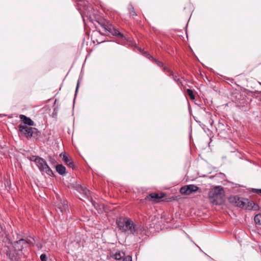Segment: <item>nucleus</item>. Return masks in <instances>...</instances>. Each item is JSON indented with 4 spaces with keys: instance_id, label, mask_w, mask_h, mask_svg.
I'll return each instance as SVG.
<instances>
[{
    "instance_id": "nucleus-1",
    "label": "nucleus",
    "mask_w": 261,
    "mask_h": 261,
    "mask_svg": "<svg viewBox=\"0 0 261 261\" xmlns=\"http://www.w3.org/2000/svg\"><path fill=\"white\" fill-rule=\"evenodd\" d=\"M34 242V239L31 237L25 239H20L15 241L13 244V250L9 248L6 250V254L10 261H20V259L24 256L25 250Z\"/></svg>"
},
{
    "instance_id": "nucleus-2",
    "label": "nucleus",
    "mask_w": 261,
    "mask_h": 261,
    "mask_svg": "<svg viewBox=\"0 0 261 261\" xmlns=\"http://www.w3.org/2000/svg\"><path fill=\"white\" fill-rule=\"evenodd\" d=\"M208 198L211 202L216 205L221 204L224 201V191L220 186L215 187L210 191Z\"/></svg>"
},
{
    "instance_id": "nucleus-3",
    "label": "nucleus",
    "mask_w": 261,
    "mask_h": 261,
    "mask_svg": "<svg viewBox=\"0 0 261 261\" xmlns=\"http://www.w3.org/2000/svg\"><path fill=\"white\" fill-rule=\"evenodd\" d=\"M19 132L22 137L29 140L33 138L37 139L40 135V132L36 128L32 126H24L22 125L18 126Z\"/></svg>"
},
{
    "instance_id": "nucleus-4",
    "label": "nucleus",
    "mask_w": 261,
    "mask_h": 261,
    "mask_svg": "<svg viewBox=\"0 0 261 261\" xmlns=\"http://www.w3.org/2000/svg\"><path fill=\"white\" fill-rule=\"evenodd\" d=\"M32 161L36 164L40 171L42 174L46 173L47 175L51 176L54 173L50 167L48 166L46 161L42 158L38 156H33Z\"/></svg>"
},
{
    "instance_id": "nucleus-5",
    "label": "nucleus",
    "mask_w": 261,
    "mask_h": 261,
    "mask_svg": "<svg viewBox=\"0 0 261 261\" xmlns=\"http://www.w3.org/2000/svg\"><path fill=\"white\" fill-rule=\"evenodd\" d=\"M129 224L127 226L125 233L127 235L133 234L134 236H138L141 234L144 230V228L141 225L136 224L130 219L129 222Z\"/></svg>"
},
{
    "instance_id": "nucleus-6",
    "label": "nucleus",
    "mask_w": 261,
    "mask_h": 261,
    "mask_svg": "<svg viewBox=\"0 0 261 261\" xmlns=\"http://www.w3.org/2000/svg\"><path fill=\"white\" fill-rule=\"evenodd\" d=\"M77 190L78 192L81 194L83 195L84 197L87 198L92 203V204L94 206L95 208H97V204L96 202L93 200L90 196V192L89 190H88L86 187H84L81 185H77L76 187Z\"/></svg>"
},
{
    "instance_id": "nucleus-7",
    "label": "nucleus",
    "mask_w": 261,
    "mask_h": 261,
    "mask_svg": "<svg viewBox=\"0 0 261 261\" xmlns=\"http://www.w3.org/2000/svg\"><path fill=\"white\" fill-rule=\"evenodd\" d=\"M130 219L127 217L119 218L116 220V224L119 229L122 232L125 233L127 226L129 225Z\"/></svg>"
},
{
    "instance_id": "nucleus-8",
    "label": "nucleus",
    "mask_w": 261,
    "mask_h": 261,
    "mask_svg": "<svg viewBox=\"0 0 261 261\" xmlns=\"http://www.w3.org/2000/svg\"><path fill=\"white\" fill-rule=\"evenodd\" d=\"M19 116L21 122L19 124V126H33L35 125L34 122L30 118L27 117L25 115Z\"/></svg>"
},
{
    "instance_id": "nucleus-9",
    "label": "nucleus",
    "mask_w": 261,
    "mask_h": 261,
    "mask_svg": "<svg viewBox=\"0 0 261 261\" xmlns=\"http://www.w3.org/2000/svg\"><path fill=\"white\" fill-rule=\"evenodd\" d=\"M82 245V242L80 240H74L72 241L68 245L69 251L71 252H74L80 250Z\"/></svg>"
},
{
    "instance_id": "nucleus-10",
    "label": "nucleus",
    "mask_w": 261,
    "mask_h": 261,
    "mask_svg": "<svg viewBox=\"0 0 261 261\" xmlns=\"http://www.w3.org/2000/svg\"><path fill=\"white\" fill-rule=\"evenodd\" d=\"M164 193L159 194L152 193L147 196L145 197V199L156 202H158L162 198L164 197Z\"/></svg>"
},
{
    "instance_id": "nucleus-11",
    "label": "nucleus",
    "mask_w": 261,
    "mask_h": 261,
    "mask_svg": "<svg viewBox=\"0 0 261 261\" xmlns=\"http://www.w3.org/2000/svg\"><path fill=\"white\" fill-rule=\"evenodd\" d=\"M229 201L231 203H235L238 207H245L246 204L245 201L237 196L230 197Z\"/></svg>"
},
{
    "instance_id": "nucleus-12",
    "label": "nucleus",
    "mask_w": 261,
    "mask_h": 261,
    "mask_svg": "<svg viewBox=\"0 0 261 261\" xmlns=\"http://www.w3.org/2000/svg\"><path fill=\"white\" fill-rule=\"evenodd\" d=\"M67 210H68L67 201L64 200H61V203L59 204L56 208L57 212L59 214L60 213L62 214H63L64 213L66 212Z\"/></svg>"
},
{
    "instance_id": "nucleus-13",
    "label": "nucleus",
    "mask_w": 261,
    "mask_h": 261,
    "mask_svg": "<svg viewBox=\"0 0 261 261\" xmlns=\"http://www.w3.org/2000/svg\"><path fill=\"white\" fill-rule=\"evenodd\" d=\"M125 256V253L122 251H118L111 255V257L116 260H120Z\"/></svg>"
},
{
    "instance_id": "nucleus-14",
    "label": "nucleus",
    "mask_w": 261,
    "mask_h": 261,
    "mask_svg": "<svg viewBox=\"0 0 261 261\" xmlns=\"http://www.w3.org/2000/svg\"><path fill=\"white\" fill-rule=\"evenodd\" d=\"M61 156H62L63 161L69 167H73L74 166L73 161L69 159L65 153L62 152Z\"/></svg>"
},
{
    "instance_id": "nucleus-15",
    "label": "nucleus",
    "mask_w": 261,
    "mask_h": 261,
    "mask_svg": "<svg viewBox=\"0 0 261 261\" xmlns=\"http://www.w3.org/2000/svg\"><path fill=\"white\" fill-rule=\"evenodd\" d=\"M110 30H109L108 32L113 35L116 36L121 38L123 37V34L120 33L117 29L114 28L112 25H111V28H110Z\"/></svg>"
},
{
    "instance_id": "nucleus-16",
    "label": "nucleus",
    "mask_w": 261,
    "mask_h": 261,
    "mask_svg": "<svg viewBox=\"0 0 261 261\" xmlns=\"http://www.w3.org/2000/svg\"><path fill=\"white\" fill-rule=\"evenodd\" d=\"M57 172L60 175H64L65 173L66 168L62 165H58L56 167Z\"/></svg>"
},
{
    "instance_id": "nucleus-17",
    "label": "nucleus",
    "mask_w": 261,
    "mask_h": 261,
    "mask_svg": "<svg viewBox=\"0 0 261 261\" xmlns=\"http://www.w3.org/2000/svg\"><path fill=\"white\" fill-rule=\"evenodd\" d=\"M99 23L100 24L103 30L106 32H108V30H110V28H111V25H112L108 22H99Z\"/></svg>"
},
{
    "instance_id": "nucleus-18",
    "label": "nucleus",
    "mask_w": 261,
    "mask_h": 261,
    "mask_svg": "<svg viewBox=\"0 0 261 261\" xmlns=\"http://www.w3.org/2000/svg\"><path fill=\"white\" fill-rule=\"evenodd\" d=\"M187 186L190 194L196 192L198 190V187L194 185H189Z\"/></svg>"
},
{
    "instance_id": "nucleus-19",
    "label": "nucleus",
    "mask_w": 261,
    "mask_h": 261,
    "mask_svg": "<svg viewBox=\"0 0 261 261\" xmlns=\"http://www.w3.org/2000/svg\"><path fill=\"white\" fill-rule=\"evenodd\" d=\"M256 224L261 225V214H258L255 216L254 218Z\"/></svg>"
},
{
    "instance_id": "nucleus-20",
    "label": "nucleus",
    "mask_w": 261,
    "mask_h": 261,
    "mask_svg": "<svg viewBox=\"0 0 261 261\" xmlns=\"http://www.w3.org/2000/svg\"><path fill=\"white\" fill-rule=\"evenodd\" d=\"M180 192L182 194L190 195L188 186L186 185L184 187H182L180 189Z\"/></svg>"
},
{
    "instance_id": "nucleus-21",
    "label": "nucleus",
    "mask_w": 261,
    "mask_h": 261,
    "mask_svg": "<svg viewBox=\"0 0 261 261\" xmlns=\"http://www.w3.org/2000/svg\"><path fill=\"white\" fill-rule=\"evenodd\" d=\"M170 76L172 77V78L174 79V80L175 81V82L177 84L178 86L181 85V82L180 79L177 76L174 75L172 72H171Z\"/></svg>"
},
{
    "instance_id": "nucleus-22",
    "label": "nucleus",
    "mask_w": 261,
    "mask_h": 261,
    "mask_svg": "<svg viewBox=\"0 0 261 261\" xmlns=\"http://www.w3.org/2000/svg\"><path fill=\"white\" fill-rule=\"evenodd\" d=\"M187 94H188L189 96L190 97V98L191 99H195V96H194L193 91L192 90L187 89Z\"/></svg>"
},
{
    "instance_id": "nucleus-23",
    "label": "nucleus",
    "mask_w": 261,
    "mask_h": 261,
    "mask_svg": "<svg viewBox=\"0 0 261 261\" xmlns=\"http://www.w3.org/2000/svg\"><path fill=\"white\" fill-rule=\"evenodd\" d=\"M145 54L149 56V58H150L152 59V60H153L155 63L157 64V65L160 67H162L163 66V63L161 62L158 61L155 59H154L152 56H150L149 54H147L145 53Z\"/></svg>"
},
{
    "instance_id": "nucleus-24",
    "label": "nucleus",
    "mask_w": 261,
    "mask_h": 261,
    "mask_svg": "<svg viewBox=\"0 0 261 261\" xmlns=\"http://www.w3.org/2000/svg\"><path fill=\"white\" fill-rule=\"evenodd\" d=\"M122 259L123 261H132V256L130 255L124 256Z\"/></svg>"
},
{
    "instance_id": "nucleus-25",
    "label": "nucleus",
    "mask_w": 261,
    "mask_h": 261,
    "mask_svg": "<svg viewBox=\"0 0 261 261\" xmlns=\"http://www.w3.org/2000/svg\"><path fill=\"white\" fill-rule=\"evenodd\" d=\"M194 119L200 125H203L204 126L205 125V124H203V123H201V121L199 120L198 118L197 117V115H193Z\"/></svg>"
},
{
    "instance_id": "nucleus-26",
    "label": "nucleus",
    "mask_w": 261,
    "mask_h": 261,
    "mask_svg": "<svg viewBox=\"0 0 261 261\" xmlns=\"http://www.w3.org/2000/svg\"><path fill=\"white\" fill-rule=\"evenodd\" d=\"M40 257L41 261H47L46 256L45 254H42Z\"/></svg>"
},
{
    "instance_id": "nucleus-27",
    "label": "nucleus",
    "mask_w": 261,
    "mask_h": 261,
    "mask_svg": "<svg viewBox=\"0 0 261 261\" xmlns=\"http://www.w3.org/2000/svg\"><path fill=\"white\" fill-rule=\"evenodd\" d=\"M255 191L257 194H261V189H254L253 191Z\"/></svg>"
},
{
    "instance_id": "nucleus-28",
    "label": "nucleus",
    "mask_w": 261,
    "mask_h": 261,
    "mask_svg": "<svg viewBox=\"0 0 261 261\" xmlns=\"http://www.w3.org/2000/svg\"><path fill=\"white\" fill-rule=\"evenodd\" d=\"M79 87V81H78V82L77 83V85H76V90H75L76 92H77Z\"/></svg>"
},
{
    "instance_id": "nucleus-29",
    "label": "nucleus",
    "mask_w": 261,
    "mask_h": 261,
    "mask_svg": "<svg viewBox=\"0 0 261 261\" xmlns=\"http://www.w3.org/2000/svg\"><path fill=\"white\" fill-rule=\"evenodd\" d=\"M131 14H132V15H134V16H136V15H137V14H136V12H135V11H133L131 12Z\"/></svg>"
},
{
    "instance_id": "nucleus-30",
    "label": "nucleus",
    "mask_w": 261,
    "mask_h": 261,
    "mask_svg": "<svg viewBox=\"0 0 261 261\" xmlns=\"http://www.w3.org/2000/svg\"><path fill=\"white\" fill-rule=\"evenodd\" d=\"M164 70H167V71H170V70L169 69H167V68H164Z\"/></svg>"
},
{
    "instance_id": "nucleus-31",
    "label": "nucleus",
    "mask_w": 261,
    "mask_h": 261,
    "mask_svg": "<svg viewBox=\"0 0 261 261\" xmlns=\"http://www.w3.org/2000/svg\"><path fill=\"white\" fill-rule=\"evenodd\" d=\"M209 123H210V124L211 125H212V122H210H210H209Z\"/></svg>"
},
{
    "instance_id": "nucleus-32",
    "label": "nucleus",
    "mask_w": 261,
    "mask_h": 261,
    "mask_svg": "<svg viewBox=\"0 0 261 261\" xmlns=\"http://www.w3.org/2000/svg\"><path fill=\"white\" fill-rule=\"evenodd\" d=\"M260 85H261V83H259Z\"/></svg>"
}]
</instances>
